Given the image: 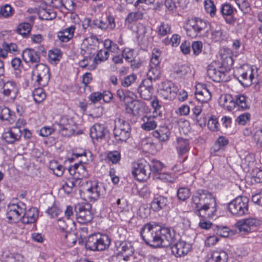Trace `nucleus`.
Here are the masks:
<instances>
[{
    "label": "nucleus",
    "mask_w": 262,
    "mask_h": 262,
    "mask_svg": "<svg viewBox=\"0 0 262 262\" xmlns=\"http://www.w3.org/2000/svg\"><path fill=\"white\" fill-rule=\"evenodd\" d=\"M140 234L144 241L151 247L170 246L171 252L176 257L183 256L191 249V245L184 241L172 244L173 235L168 227L147 223L142 227Z\"/></svg>",
    "instance_id": "1"
},
{
    "label": "nucleus",
    "mask_w": 262,
    "mask_h": 262,
    "mask_svg": "<svg viewBox=\"0 0 262 262\" xmlns=\"http://www.w3.org/2000/svg\"><path fill=\"white\" fill-rule=\"evenodd\" d=\"M219 105L224 110L231 112L236 109L237 111L248 109L247 99L244 95L232 96L229 94L222 95L219 99Z\"/></svg>",
    "instance_id": "2"
},
{
    "label": "nucleus",
    "mask_w": 262,
    "mask_h": 262,
    "mask_svg": "<svg viewBox=\"0 0 262 262\" xmlns=\"http://www.w3.org/2000/svg\"><path fill=\"white\" fill-rule=\"evenodd\" d=\"M99 43V39L96 36L85 38L81 45V54L83 59L80 61V65L85 68L91 63L92 58L95 54Z\"/></svg>",
    "instance_id": "3"
},
{
    "label": "nucleus",
    "mask_w": 262,
    "mask_h": 262,
    "mask_svg": "<svg viewBox=\"0 0 262 262\" xmlns=\"http://www.w3.org/2000/svg\"><path fill=\"white\" fill-rule=\"evenodd\" d=\"M130 124L123 119L118 118L115 120L113 134L117 144L126 142L130 136Z\"/></svg>",
    "instance_id": "4"
},
{
    "label": "nucleus",
    "mask_w": 262,
    "mask_h": 262,
    "mask_svg": "<svg viewBox=\"0 0 262 262\" xmlns=\"http://www.w3.org/2000/svg\"><path fill=\"white\" fill-rule=\"evenodd\" d=\"M110 244L111 239L107 235L97 233L88 236L85 247L92 251H102L108 248Z\"/></svg>",
    "instance_id": "5"
},
{
    "label": "nucleus",
    "mask_w": 262,
    "mask_h": 262,
    "mask_svg": "<svg viewBox=\"0 0 262 262\" xmlns=\"http://www.w3.org/2000/svg\"><path fill=\"white\" fill-rule=\"evenodd\" d=\"M19 92V86L15 81H3L0 91V98L3 102H13L16 99Z\"/></svg>",
    "instance_id": "6"
},
{
    "label": "nucleus",
    "mask_w": 262,
    "mask_h": 262,
    "mask_svg": "<svg viewBox=\"0 0 262 262\" xmlns=\"http://www.w3.org/2000/svg\"><path fill=\"white\" fill-rule=\"evenodd\" d=\"M32 79L35 84L41 86H46L50 80L49 67L42 63L36 64L32 72Z\"/></svg>",
    "instance_id": "7"
},
{
    "label": "nucleus",
    "mask_w": 262,
    "mask_h": 262,
    "mask_svg": "<svg viewBox=\"0 0 262 262\" xmlns=\"http://www.w3.org/2000/svg\"><path fill=\"white\" fill-rule=\"evenodd\" d=\"M229 211L234 216L241 217L248 213V199L238 196L228 204Z\"/></svg>",
    "instance_id": "8"
},
{
    "label": "nucleus",
    "mask_w": 262,
    "mask_h": 262,
    "mask_svg": "<svg viewBox=\"0 0 262 262\" xmlns=\"http://www.w3.org/2000/svg\"><path fill=\"white\" fill-rule=\"evenodd\" d=\"M206 27L207 23L204 20L198 17H192L187 19L184 29L187 36L194 38L200 35Z\"/></svg>",
    "instance_id": "9"
},
{
    "label": "nucleus",
    "mask_w": 262,
    "mask_h": 262,
    "mask_svg": "<svg viewBox=\"0 0 262 262\" xmlns=\"http://www.w3.org/2000/svg\"><path fill=\"white\" fill-rule=\"evenodd\" d=\"M150 173V164L145 160H140L133 164L132 174L138 181H146Z\"/></svg>",
    "instance_id": "10"
},
{
    "label": "nucleus",
    "mask_w": 262,
    "mask_h": 262,
    "mask_svg": "<svg viewBox=\"0 0 262 262\" xmlns=\"http://www.w3.org/2000/svg\"><path fill=\"white\" fill-rule=\"evenodd\" d=\"M75 211L76 219L80 224H86L90 223L93 219L90 205H77L75 206Z\"/></svg>",
    "instance_id": "11"
},
{
    "label": "nucleus",
    "mask_w": 262,
    "mask_h": 262,
    "mask_svg": "<svg viewBox=\"0 0 262 262\" xmlns=\"http://www.w3.org/2000/svg\"><path fill=\"white\" fill-rule=\"evenodd\" d=\"M26 209L25 204L21 202L11 203L8 206L7 217L12 222H16L21 219V215L24 213Z\"/></svg>",
    "instance_id": "12"
},
{
    "label": "nucleus",
    "mask_w": 262,
    "mask_h": 262,
    "mask_svg": "<svg viewBox=\"0 0 262 262\" xmlns=\"http://www.w3.org/2000/svg\"><path fill=\"white\" fill-rule=\"evenodd\" d=\"M58 128V130L59 134L64 137H70L75 132V127L73 121L68 119L66 116H62L58 121L55 123Z\"/></svg>",
    "instance_id": "13"
},
{
    "label": "nucleus",
    "mask_w": 262,
    "mask_h": 262,
    "mask_svg": "<svg viewBox=\"0 0 262 262\" xmlns=\"http://www.w3.org/2000/svg\"><path fill=\"white\" fill-rule=\"evenodd\" d=\"M233 50L228 48H222L219 52L221 68L229 71L233 64Z\"/></svg>",
    "instance_id": "14"
},
{
    "label": "nucleus",
    "mask_w": 262,
    "mask_h": 262,
    "mask_svg": "<svg viewBox=\"0 0 262 262\" xmlns=\"http://www.w3.org/2000/svg\"><path fill=\"white\" fill-rule=\"evenodd\" d=\"M86 192L90 199L97 200L103 194L105 188L103 183L98 181H90L86 183Z\"/></svg>",
    "instance_id": "15"
},
{
    "label": "nucleus",
    "mask_w": 262,
    "mask_h": 262,
    "mask_svg": "<svg viewBox=\"0 0 262 262\" xmlns=\"http://www.w3.org/2000/svg\"><path fill=\"white\" fill-rule=\"evenodd\" d=\"M87 168V166L77 163L70 166L68 171L71 176L78 181L83 178H87L89 177V173Z\"/></svg>",
    "instance_id": "16"
},
{
    "label": "nucleus",
    "mask_w": 262,
    "mask_h": 262,
    "mask_svg": "<svg viewBox=\"0 0 262 262\" xmlns=\"http://www.w3.org/2000/svg\"><path fill=\"white\" fill-rule=\"evenodd\" d=\"M176 148L179 157L183 158L182 161L184 162L187 158V154L190 148L189 140L182 137L177 138Z\"/></svg>",
    "instance_id": "17"
},
{
    "label": "nucleus",
    "mask_w": 262,
    "mask_h": 262,
    "mask_svg": "<svg viewBox=\"0 0 262 262\" xmlns=\"http://www.w3.org/2000/svg\"><path fill=\"white\" fill-rule=\"evenodd\" d=\"M22 57L26 63L37 64L40 60V52L35 49L26 48L23 51Z\"/></svg>",
    "instance_id": "18"
},
{
    "label": "nucleus",
    "mask_w": 262,
    "mask_h": 262,
    "mask_svg": "<svg viewBox=\"0 0 262 262\" xmlns=\"http://www.w3.org/2000/svg\"><path fill=\"white\" fill-rule=\"evenodd\" d=\"M179 91L178 86L173 82L167 81L162 83V88L161 89V94L165 99H171L175 96Z\"/></svg>",
    "instance_id": "19"
},
{
    "label": "nucleus",
    "mask_w": 262,
    "mask_h": 262,
    "mask_svg": "<svg viewBox=\"0 0 262 262\" xmlns=\"http://www.w3.org/2000/svg\"><path fill=\"white\" fill-rule=\"evenodd\" d=\"M135 252V249L131 242L125 241L122 242L118 248V255L123 257L125 261L129 260Z\"/></svg>",
    "instance_id": "20"
},
{
    "label": "nucleus",
    "mask_w": 262,
    "mask_h": 262,
    "mask_svg": "<svg viewBox=\"0 0 262 262\" xmlns=\"http://www.w3.org/2000/svg\"><path fill=\"white\" fill-rule=\"evenodd\" d=\"M254 70L252 68L247 70L241 74L238 77V80L242 85L245 87L250 86L252 83H256L257 74L253 73Z\"/></svg>",
    "instance_id": "21"
},
{
    "label": "nucleus",
    "mask_w": 262,
    "mask_h": 262,
    "mask_svg": "<svg viewBox=\"0 0 262 262\" xmlns=\"http://www.w3.org/2000/svg\"><path fill=\"white\" fill-rule=\"evenodd\" d=\"M21 135L20 128L18 127H13L3 134V138L8 143L12 144L19 140Z\"/></svg>",
    "instance_id": "22"
},
{
    "label": "nucleus",
    "mask_w": 262,
    "mask_h": 262,
    "mask_svg": "<svg viewBox=\"0 0 262 262\" xmlns=\"http://www.w3.org/2000/svg\"><path fill=\"white\" fill-rule=\"evenodd\" d=\"M195 95L197 100L202 103L207 102L211 98V92L205 85L201 84L196 85Z\"/></svg>",
    "instance_id": "23"
},
{
    "label": "nucleus",
    "mask_w": 262,
    "mask_h": 262,
    "mask_svg": "<svg viewBox=\"0 0 262 262\" xmlns=\"http://www.w3.org/2000/svg\"><path fill=\"white\" fill-rule=\"evenodd\" d=\"M21 217L22 223L24 224L34 223L38 218V210L36 207H31L24 211Z\"/></svg>",
    "instance_id": "24"
},
{
    "label": "nucleus",
    "mask_w": 262,
    "mask_h": 262,
    "mask_svg": "<svg viewBox=\"0 0 262 262\" xmlns=\"http://www.w3.org/2000/svg\"><path fill=\"white\" fill-rule=\"evenodd\" d=\"M106 128L103 124L96 123L90 128V137L97 141L104 138Z\"/></svg>",
    "instance_id": "25"
},
{
    "label": "nucleus",
    "mask_w": 262,
    "mask_h": 262,
    "mask_svg": "<svg viewBox=\"0 0 262 262\" xmlns=\"http://www.w3.org/2000/svg\"><path fill=\"white\" fill-rule=\"evenodd\" d=\"M75 29V25L63 29L57 33V38L61 42H67L73 38Z\"/></svg>",
    "instance_id": "26"
},
{
    "label": "nucleus",
    "mask_w": 262,
    "mask_h": 262,
    "mask_svg": "<svg viewBox=\"0 0 262 262\" xmlns=\"http://www.w3.org/2000/svg\"><path fill=\"white\" fill-rule=\"evenodd\" d=\"M141 121V127L146 131L154 130L157 126V118L154 115H145L142 118Z\"/></svg>",
    "instance_id": "27"
},
{
    "label": "nucleus",
    "mask_w": 262,
    "mask_h": 262,
    "mask_svg": "<svg viewBox=\"0 0 262 262\" xmlns=\"http://www.w3.org/2000/svg\"><path fill=\"white\" fill-rule=\"evenodd\" d=\"M167 202V199L165 196H155L151 202L150 208L153 211L158 212L166 206Z\"/></svg>",
    "instance_id": "28"
},
{
    "label": "nucleus",
    "mask_w": 262,
    "mask_h": 262,
    "mask_svg": "<svg viewBox=\"0 0 262 262\" xmlns=\"http://www.w3.org/2000/svg\"><path fill=\"white\" fill-rule=\"evenodd\" d=\"M109 57V52L106 50H100L96 56L92 58L91 63L89 65V68L92 69H94L96 68L97 65L101 62L106 60Z\"/></svg>",
    "instance_id": "29"
},
{
    "label": "nucleus",
    "mask_w": 262,
    "mask_h": 262,
    "mask_svg": "<svg viewBox=\"0 0 262 262\" xmlns=\"http://www.w3.org/2000/svg\"><path fill=\"white\" fill-rule=\"evenodd\" d=\"M152 136L158 139L159 141L165 142L169 138L170 132L166 126H161L152 133Z\"/></svg>",
    "instance_id": "30"
},
{
    "label": "nucleus",
    "mask_w": 262,
    "mask_h": 262,
    "mask_svg": "<svg viewBox=\"0 0 262 262\" xmlns=\"http://www.w3.org/2000/svg\"><path fill=\"white\" fill-rule=\"evenodd\" d=\"M61 240L66 246L72 247L76 243L77 236L73 233L62 231L61 234Z\"/></svg>",
    "instance_id": "31"
},
{
    "label": "nucleus",
    "mask_w": 262,
    "mask_h": 262,
    "mask_svg": "<svg viewBox=\"0 0 262 262\" xmlns=\"http://www.w3.org/2000/svg\"><path fill=\"white\" fill-rule=\"evenodd\" d=\"M0 119L7 121L9 123L12 124L15 121V115L9 107L0 106Z\"/></svg>",
    "instance_id": "32"
},
{
    "label": "nucleus",
    "mask_w": 262,
    "mask_h": 262,
    "mask_svg": "<svg viewBox=\"0 0 262 262\" xmlns=\"http://www.w3.org/2000/svg\"><path fill=\"white\" fill-rule=\"evenodd\" d=\"M221 11L227 23L231 24L234 21L232 16L233 8L230 5L227 4L223 5Z\"/></svg>",
    "instance_id": "33"
},
{
    "label": "nucleus",
    "mask_w": 262,
    "mask_h": 262,
    "mask_svg": "<svg viewBox=\"0 0 262 262\" xmlns=\"http://www.w3.org/2000/svg\"><path fill=\"white\" fill-rule=\"evenodd\" d=\"M212 198V195L207 190L200 189L192 196V201L195 203H199V202L205 200H211Z\"/></svg>",
    "instance_id": "34"
},
{
    "label": "nucleus",
    "mask_w": 262,
    "mask_h": 262,
    "mask_svg": "<svg viewBox=\"0 0 262 262\" xmlns=\"http://www.w3.org/2000/svg\"><path fill=\"white\" fill-rule=\"evenodd\" d=\"M186 1H165V5L171 11L180 10L186 7Z\"/></svg>",
    "instance_id": "35"
},
{
    "label": "nucleus",
    "mask_w": 262,
    "mask_h": 262,
    "mask_svg": "<svg viewBox=\"0 0 262 262\" xmlns=\"http://www.w3.org/2000/svg\"><path fill=\"white\" fill-rule=\"evenodd\" d=\"M78 181L73 177L68 178L64 183L62 184V189L67 194L71 193L74 188L76 186V184Z\"/></svg>",
    "instance_id": "36"
},
{
    "label": "nucleus",
    "mask_w": 262,
    "mask_h": 262,
    "mask_svg": "<svg viewBox=\"0 0 262 262\" xmlns=\"http://www.w3.org/2000/svg\"><path fill=\"white\" fill-rule=\"evenodd\" d=\"M229 143L228 139L224 136H220L214 144V152L224 150Z\"/></svg>",
    "instance_id": "37"
},
{
    "label": "nucleus",
    "mask_w": 262,
    "mask_h": 262,
    "mask_svg": "<svg viewBox=\"0 0 262 262\" xmlns=\"http://www.w3.org/2000/svg\"><path fill=\"white\" fill-rule=\"evenodd\" d=\"M121 159V154L117 150H113L107 152L106 157V160L112 164H117Z\"/></svg>",
    "instance_id": "38"
},
{
    "label": "nucleus",
    "mask_w": 262,
    "mask_h": 262,
    "mask_svg": "<svg viewBox=\"0 0 262 262\" xmlns=\"http://www.w3.org/2000/svg\"><path fill=\"white\" fill-rule=\"evenodd\" d=\"M251 135L253 136L254 141L256 142L257 145L262 147V127H255L250 131Z\"/></svg>",
    "instance_id": "39"
},
{
    "label": "nucleus",
    "mask_w": 262,
    "mask_h": 262,
    "mask_svg": "<svg viewBox=\"0 0 262 262\" xmlns=\"http://www.w3.org/2000/svg\"><path fill=\"white\" fill-rule=\"evenodd\" d=\"M33 97L35 102L39 103L45 99L46 95L43 89L39 88L33 91Z\"/></svg>",
    "instance_id": "40"
},
{
    "label": "nucleus",
    "mask_w": 262,
    "mask_h": 262,
    "mask_svg": "<svg viewBox=\"0 0 262 262\" xmlns=\"http://www.w3.org/2000/svg\"><path fill=\"white\" fill-rule=\"evenodd\" d=\"M221 70L216 71L214 69V82H221L227 80L226 72L224 69L221 68Z\"/></svg>",
    "instance_id": "41"
},
{
    "label": "nucleus",
    "mask_w": 262,
    "mask_h": 262,
    "mask_svg": "<svg viewBox=\"0 0 262 262\" xmlns=\"http://www.w3.org/2000/svg\"><path fill=\"white\" fill-rule=\"evenodd\" d=\"M161 53L159 49L154 48L152 50L150 62V66H160Z\"/></svg>",
    "instance_id": "42"
},
{
    "label": "nucleus",
    "mask_w": 262,
    "mask_h": 262,
    "mask_svg": "<svg viewBox=\"0 0 262 262\" xmlns=\"http://www.w3.org/2000/svg\"><path fill=\"white\" fill-rule=\"evenodd\" d=\"M140 145L145 151H148L155 148L152 139L150 137H146L141 139Z\"/></svg>",
    "instance_id": "43"
},
{
    "label": "nucleus",
    "mask_w": 262,
    "mask_h": 262,
    "mask_svg": "<svg viewBox=\"0 0 262 262\" xmlns=\"http://www.w3.org/2000/svg\"><path fill=\"white\" fill-rule=\"evenodd\" d=\"M157 33L158 35L164 36L171 33V27L167 24L162 22L157 28Z\"/></svg>",
    "instance_id": "44"
},
{
    "label": "nucleus",
    "mask_w": 262,
    "mask_h": 262,
    "mask_svg": "<svg viewBox=\"0 0 262 262\" xmlns=\"http://www.w3.org/2000/svg\"><path fill=\"white\" fill-rule=\"evenodd\" d=\"M160 66H150V69L147 73V76L155 81L160 77Z\"/></svg>",
    "instance_id": "45"
},
{
    "label": "nucleus",
    "mask_w": 262,
    "mask_h": 262,
    "mask_svg": "<svg viewBox=\"0 0 262 262\" xmlns=\"http://www.w3.org/2000/svg\"><path fill=\"white\" fill-rule=\"evenodd\" d=\"M154 91V89L150 90L149 89L144 88V87L143 86H139L138 89V93L141 97L146 100H149L151 99Z\"/></svg>",
    "instance_id": "46"
},
{
    "label": "nucleus",
    "mask_w": 262,
    "mask_h": 262,
    "mask_svg": "<svg viewBox=\"0 0 262 262\" xmlns=\"http://www.w3.org/2000/svg\"><path fill=\"white\" fill-rule=\"evenodd\" d=\"M143 17V14L140 12L129 13L125 19V23L131 24L132 23L138 20L141 19Z\"/></svg>",
    "instance_id": "47"
},
{
    "label": "nucleus",
    "mask_w": 262,
    "mask_h": 262,
    "mask_svg": "<svg viewBox=\"0 0 262 262\" xmlns=\"http://www.w3.org/2000/svg\"><path fill=\"white\" fill-rule=\"evenodd\" d=\"M190 71V68L189 66L183 64L179 66L174 70L173 72L178 77L182 78L186 76Z\"/></svg>",
    "instance_id": "48"
},
{
    "label": "nucleus",
    "mask_w": 262,
    "mask_h": 262,
    "mask_svg": "<svg viewBox=\"0 0 262 262\" xmlns=\"http://www.w3.org/2000/svg\"><path fill=\"white\" fill-rule=\"evenodd\" d=\"M31 30V26L28 23L20 24L17 29V33L24 37L27 36Z\"/></svg>",
    "instance_id": "49"
},
{
    "label": "nucleus",
    "mask_w": 262,
    "mask_h": 262,
    "mask_svg": "<svg viewBox=\"0 0 262 262\" xmlns=\"http://www.w3.org/2000/svg\"><path fill=\"white\" fill-rule=\"evenodd\" d=\"M190 189L186 187L180 188L177 191L178 198L181 201H184L190 196Z\"/></svg>",
    "instance_id": "50"
},
{
    "label": "nucleus",
    "mask_w": 262,
    "mask_h": 262,
    "mask_svg": "<svg viewBox=\"0 0 262 262\" xmlns=\"http://www.w3.org/2000/svg\"><path fill=\"white\" fill-rule=\"evenodd\" d=\"M122 55L125 60L129 62L134 61L136 57L134 50L129 48H125L123 50Z\"/></svg>",
    "instance_id": "51"
},
{
    "label": "nucleus",
    "mask_w": 262,
    "mask_h": 262,
    "mask_svg": "<svg viewBox=\"0 0 262 262\" xmlns=\"http://www.w3.org/2000/svg\"><path fill=\"white\" fill-rule=\"evenodd\" d=\"M46 212L51 218H55L62 213V210L54 204L51 207L48 208Z\"/></svg>",
    "instance_id": "52"
},
{
    "label": "nucleus",
    "mask_w": 262,
    "mask_h": 262,
    "mask_svg": "<svg viewBox=\"0 0 262 262\" xmlns=\"http://www.w3.org/2000/svg\"><path fill=\"white\" fill-rule=\"evenodd\" d=\"M82 156H87L88 157L91 156V151L89 149H76V150L73 152L72 158L69 159V161L72 162L74 159L78 158Z\"/></svg>",
    "instance_id": "53"
},
{
    "label": "nucleus",
    "mask_w": 262,
    "mask_h": 262,
    "mask_svg": "<svg viewBox=\"0 0 262 262\" xmlns=\"http://www.w3.org/2000/svg\"><path fill=\"white\" fill-rule=\"evenodd\" d=\"M49 60L51 63H56L61 58V52L58 49L50 50L48 54Z\"/></svg>",
    "instance_id": "54"
},
{
    "label": "nucleus",
    "mask_w": 262,
    "mask_h": 262,
    "mask_svg": "<svg viewBox=\"0 0 262 262\" xmlns=\"http://www.w3.org/2000/svg\"><path fill=\"white\" fill-rule=\"evenodd\" d=\"M251 115L249 113H244L239 115L236 119L235 122L239 125H245L250 122Z\"/></svg>",
    "instance_id": "55"
},
{
    "label": "nucleus",
    "mask_w": 262,
    "mask_h": 262,
    "mask_svg": "<svg viewBox=\"0 0 262 262\" xmlns=\"http://www.w3.org/2000/svg\"><path fill=\"white\" fill-rule=\"evenodd\" d=\"M175 220L178 227L182 229H187L190 226V222L187 218L178 216L175 218Z\"/></svg>",
    "instance_id": "56"
},
{
    "label": "nucleus",
    "mask_w": 262,
    "mask_h": 262,
    "mask_svg": "<svg viewBox=\"0 0 262 262\" xmlns=\"http://www.w3.org/2000/svg\"><path fill=\"white\" fill-rule=\"evenodd\" d=\"M6 262H24V257L19 253H10L6 258Z\"/></svg>",
    "instance_id": "57"
},
{
    "label": "nucleus",
    "mask_w": 262,
    "mask_h": 262,
    "mask_svg": "<svg viewBox=\"0 0 262 262\" xmlns=\"http://www.w3.org/2000/svg\"><path fill=\"white\" fill-rule=\"evenodd\" d=\"M214 230L215 231L216 234L220 236L225 237L229 235V229L226 226L216 225Z\"/></svg>",
    "instance_id": "58"
},
{
    "label": "nucleus",
    "mask_w": 262,
    "mask_h": 262,
    "mask_svg": "<svg viewBox=\"0 0 262 262\" xmlns=\"http://www.w3.org/2000/svg\"><path fill=\"white\" fill-rule=\"evenodd\" d=\"M215 258V262H227L228 254L224 251L220 252L214 251V258Z\"/></svg>",
    "instance_id": "59"
},
{
    "label": "nucleus",
    "mask_w": 262,
    "mask_h": 262,
    "mask_svg": "<svg viewBox=\"0 0 262 262\" xmlns=\"http://www.w3.org/2000/svg\"><path fill=\"white\" fill-rule=\"evenodd\" d=\"M54 129L51 126H45L41 127L39 130H37L38 135L43 137H48L54 132Z\"/></svg>",
    "instance_id": "60"
},
{
    "label": "nucleus",
    "mask_w": 262,
    "mask_h": 262,
    "mask_svg": "<svg viewBox=\"0 0 262 262\" xmlns=\"http://www.w3.org/2000/svg\"><path fill=\"white\" fill-rule=\"evenodd\" d=\"M236 226L241 232L248 233L251 231L245 219L238 221Z\"/></svg>",
    "instance_id": "61"
},
{
    "label": "nucleus",
    "mask_w": 262,
    "mask_h": 262,
    "mask_svg": "<svg viewBox=\"0 0 262 262\" xmlns=\"http://www.w3.org/2000/svg\"><path fill=\"white\" fill-rule=\"evenodd\" d=\"M251 231L260 226L261 224L260 220L256 218H248L245 219Z\"/></svg>",
    "instance_id": "62"
},
{
    "label": "nucleus",
    "mask_w": 262,
    "mask_h": 262,
    "mask_svg": "<svg viewBox=\"0 0 262 262\" xmlns=\"http://www.w3.org/2000/svg\"><path fill=\"white\" fill-rule=\"evenodd\" d=\"M136 78L137 76L135 74L126 76L121 80V85L124 87H128L135 81Z\"/></svg>",
    "instance_id": "63"
},
{
    "label": "nucleus",
    "mask_w": 262,
    "mask_h": 262,
    "mask_svg": "<svg viewBox=\"0 0 262 262\" xmlns=\"http://www.w3.org/2000/svg\"><path fill=\"white\" fill-rule=\"evenodd\" d=\"M191 48L193 54L195 56H198L202 51L203 43L200 41H193L191 44Z\"/></svg>",
    "instance_id": "64"
}]
</instances>
